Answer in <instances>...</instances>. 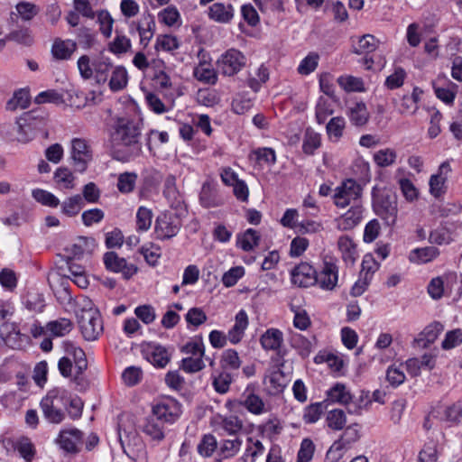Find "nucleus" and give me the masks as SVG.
Listing matches in <instances>:
<instances>
[{"mask_svg": "<svg viewBox=\"0 0 462 462\" xmlns=\"http://www.w3.org/2000/svg\"><path fill=\"white\" fill-rule=\"evenodd\" d=\"M363 189L353 179H347L334 189L333 202L337 208H345L355 204H361Z\"/></svg>", "mask_w": 462, "mask_h": 462, "instance_id": "obj_5", "label": "nucleus"}, {"mask_svg": "<svg viewBox=\"0 0 462 462\" xmlns=\"http://www.w3.org/2000/svg\"><path fill=\"white\" fill-rule=\"evenodd\" d=\"M324 402L345 405L347 407L348 413L359 415L367 405L368 401H365L363 396L358 399L355 398L344 383H337L327 391V398Z\"/></svg>", "mask_w": 462, "mask_h": 462, "instance_id": "obj_4", "label": "nucleus"}, {"mask_svg": "<svg viewBox=\"0 0 462 462\" xmlns=\"http://www.w3.org/2000/svg\"><path fill=\"white\" fill-rule=\"evenodd\" d=\"M73 328L70 319L60 318L47 323L46 330L53 337H64Z\"/></svg>", "mask_w": 462, "mask_h": 462, "instance_id": "obj_43", "label": "nucleus"}, {"mask_svg": "<svg viewBox=\"0 0 462 462\" xmlns=\"http://www.w3.org/2000/svg\"><path fill=\"white\" fill-rule=\"evenodd\" d=\"M315 268L308 263L302 262L295 266L291 273V282L293 284L308 288L317 283Z\"/></svg>", "mask_w": 462, "mask_h": 462, "instance_id": "obj_20", "label": "nucleus"}, {"mask_svg": "<svg viewBox=\"0 0 462 462\" xmlns=\"http://www.w3.org/2000/svg\"><path fill=\"white\" fill-rule=\"evenodd\" d=\"M137 174L135 172H123L117 179V189L124 194L132 192L136 185Z\"/></svg>", "mask_w": 462, "mask_h": 462, "instance_id": "obj_51", "label": "nucleus"}, {"mask_svg": "<svg viewBox=\"0 0 462 462\" xmlns=\"http://www.w3.org/2000/svg\"><path fill=\"white\" fill-rule=\"evenodd\" d=\"M125 453L134 461V462H148L147 451L144 444L139 439V438H134V445L131 446L130 444L125 448L124 447Z\"/></svg>", "mask_w": 462, "mask_h": 462, "instance_id": "obj_45", "label": "nucleus"}, {"mask_svg": "<svg viewBox=\"0 0 462 462\" xmlns=\"http://www.w3.org/2000/svg\"><path fill=\"white\" fill-rule=\"evenodd\" d=\"M345 126L346 121L343 117L336 116L331 118L326 127L328 137L337 142L343 135Z\"/></svg>", "mask_w": 462, "mask_h": 462, "instance_id": "obj_53", "label": "nucleus"}, {"mask_svg": "<svg viewBox=\"0 0 462 462\" xmlns=\"http://www.w3.org/2000/svg\"><path fill=\"white\" fill-rule=\"evenodd\" d=\"M264 453L263 443L256 439L249 437L244 455L240 458V462H255L258 457H262Z\"/></svg>", "mask_w": 462, "mask_h": 462, "instance_id": "obj_40", "label": "nucleus"}, {"mask_svg": "<svg viewBox=\"0 0 462 462\" xmlns=\"http://www.w3.org/2000/svg\"><path fill=\"white\" fill-rule=\"evenodd\" d=\"M20 18L24 22L32 20L40 12V8L33 3L22 1L15 5Z\"/></svg>", "mask_w": 462, "mask_h": 462, "instance_id": "obj_54", "label": "nucleus"}, {"mask_svg": "<svg viewBox=\"0 0 462 462\" xmlns=\"http://www.w3.org/2000/svg\"><path fill=\"white\" fill-rule=\"evenodd\" d=\"M31 102L29 91L21 88L15 91L13 97L6 103V109L8 111H15L17 109H25L29 106Z\"/></svg>", "mask_w": 462, "mask_h": 462, "instance_id": "obj_44", "label": "nucleus"}, {"mask_svg": "<svg viewBox=\"0 0 462 462\" xmlns=\"http://www.w3.org/2000/svg\"><path fill=\"white\" fill-rule=\"evenodd\" d=\"M260 241V235L253 228H248L241 236L238 237V246L245 251H252L256 247Z\"/></svg>", "mask_w": 462, "mask_h": 462, "instance_id": "obj_46", "label": "nucleus"}, {"mask_svg": "<svg viewBox=\"0 0 462 462\" xmlns=\"http://www.w3.org/2000/svg\"><path fill=\"white\" fill-rule=\"evenodd\" d=\"M216 65L223 76L233 77L245 67L246 58L239 50L230 48L218 57Z\"/></svg>", "mask_w": 462, "mask_h": 462, "instance_id": "obj_7", "label": "nucleus"}, {"mask_svg": "<svg viewBox=\"0 0 462 462\" xmlns=\"http://www.w3.org/2000/svg\"><path fill=\"white\" fill-rule=\"evenodd\" d=\"M77 38L83 49H91L97 42V32L87 27H81L77 32Z\"/></svg>", "mask_w": 462, "mask_h": 462, "instance_id": "obj_58", "label": "nucleus"}, {"mask_svg": "<svg viewBox=\"0 0 462 462\" xmlns=\"http://www.w3.org/2000/svg\"><path fill=\"white\" fill-rule=\"evenodd\" d=\"M283 333L275 328H268L260 337L261 346L265 351L275 352L281 359H283L287 351L283 348Z\"/></svg>", "mask_w": 462, "mask_h": 462, "instance_id": "obj_15", "label": "nucleus"}, {"mask_svg": "<svg viewBox=\"0 0 462 462\" xmlns=\"http://www.w3.org/2000/svg\"><path fill=\"white\" fill-rule=\"evenodd\" d=\"M106 268L115 273H121L125 280L131 279L138 272V268L134 263H129L127 261L120 257L115 252H107L103 257Z\"/></svg>", "mask_w": 462, "mask_h": 462, "instance_id": "obj_13", "label": "nucleus"}, {"mask_svg": "<svg viewBox=\"0 0 462 462\" xmlns=\"http://www.w3.org/2000/svg\"><path fill=\"white\" fill-rule=\"evenodd\" d=\"M152 211L146 207H140L136 213V229L139 232L147 231L152 226Z\"/></svg>", "mask_w": 462, "mask_h": 462, "instance_id": "obj_61", "label": "nucleus"}, {"mask_svg": "<svg viewBox=\"0 0 462 462\" xmlns=\"http://www.w3.org/2000/svg\"><path fill=\"white\" fill-rule=\"evenodd\" d=\"M346 415L341 409H333L326 413V426L333 431L342 430L346 425Z\"/></svg>", "mask_w": 462, "mask_h": 462, "instance_id": "obj_41", "label": "nucleus"}, {"mask_svg": "<svg viewBox=\"0 0 462 462\" xmlns=\"http://www.w3.org/2000/svg\"><path fill=\"white\" fill-rule=\"evenodd\" d=\"M423 95V90L414 87L411 95H403L397 106L398 112L402 115H414L419 109V103Z\"/></svg>", "mask_w": 462, "mask_h": 462, "instance_id": "obj_25", "label": "nucleus"}, {"mask_svg": "<svg viewBox=\"0 0 462 462\" xmlns=\"http://www.w3.org/2000/svg\"><path fill=\"white\" fill-rule=\"evenodd\" d=\"M180 351L188 356H204L205 346L202 337H195L187 342L181 346Z\"/></svg>", "mask_w": 462, "mask_h": 462, "instance_id": "obj_59", "label": "nucleus"}, {"mask_svg": "<svg viewBox=\"0 0 462 462\" xmlns=\"http://www.w3.org/2000/svg\"><path fill=\"white\" fill-rule=\"evenodd\" d=\"M347 116L352 125L363 126L367 124L370 114L364 102H357L349 106Z\"/></svg>", "mask_w": 462, "mask_h": 462, "instance_id": "obj_35", "label": "nucleus"}, {"mask_svg": "<svg viewBox=\"0 0 462 462\" xmlns=\"http://www.w3.org/2000/svg\"><path fill=\"white\" fill-rule=\"evenodd\" d=\"M67 356L58 362V368L63 377L69 378L79 391L86 390L88 381L85 375L88 360L84 350L71 342L66 343Z\"/></svg>", "mask_w": 462, "mask_h": 462, "instance_id": "obj_2", "label": "nucleus"}, {"mask_svg": "<svg viewBox=\"0 0 462 462\" xmlns=\"http://www.w3.org/2000/svg\"><path fill=\"white\" fill-rule=\"evenodd\" d=\"M217 448V441L216 437L212 434H206L198 446V451L201 456L209 457L213 455Z\"/></svg>", "mask_w": 462, "mask_h": 462, "instance_id": "obj_63", "label": "nucleus"}, {"mask_svg": "<svg viewBox=\"0 0 462 462\" xmlns=\"http://www.w3.org/2000/svg\"><path fill=\"white\" fill-rule=\"evenodd\" d=\"M433 88L435 95L439 99L447 105L453 104L457 94V85L449 81L447 87H439L436 83H433Z\"/></svg>", "mask_w": 462, "mask_h": 462, "instance_id": "obj_48", "label": "nucleus"}, {"mask_svg": "<svg viewBox=\"0 0 462 462\" xmlns=\"http://www.w3.org/2000/svg\"><path fill=\"white\" fill-rule=\"evenodd\" d=\"M96 247L95 240L90 237L80 236L72 244L67 251L74 257L80 258L84 254H90Z\"/></svg>", "mask_w": 462, "mask_h": 462, "instance_id": "obj_36", "label": "nucleus"}, {"mask_svg": "<svg viewBox=\"0 0 462 462\" xmlns=\"http://www.w3.org/2000/svg\"><path fill=\"white\" fill-rule=\"evenodd\" d=\"M77 50V42L72 40L57 38L51 46V54L56 60H69Z\"/></svg>", "mask_w": 462, "mask_h": 462, "instance_id": "obj_28", "label": "nucleus"}, {"mask_svg": "<svg viewBox=\"0 0 462 462\" xmlns=\"http://www.w3.org/2000/svg\"><path fill=\"white\" fill-rule=\"evenodd\" d=\"M181 221L177 214L162 212L156 218L154 232L158 239H171L179 233Z\"/></svg>", "mask_w": 462, "mask_h": 462, "instance_id": "obj_10", "label": "nucleus"}, {"mask_svg": "<svg viewBox=\"0 0 462 462\" xmlns=\"http://www.w3.org/2000/svg\"><path fill=\"white\" fill-rule=\"evenodd\" d=\"M451 167L448 162H442L438 170V173L431 175L430 179V191L435 198L440 197L446 191V180Z\"/></svg>", "mask_w": 462, "mask_h": 462, "instance_id": "obj_22", "label": "nucleus"}, {"mask_svg": "<svg viewBox=\"0 0 462 462\" xmlns=\"http://www.w3.org/2000/svg\"><path fill=\"white\" fill-rule=\"evenodd\" d=\"M141 128L132 120H117L112 134L114 157L122 162H128L142 152L140 143Z\"/></svg>", "mask_w": 462, "mask_h": 462, "instance_id": "obj_1", "label": "nucleus"}, {"mask_svg": "<svg viewBox=\"0 0 462 462\" xmlns=\"http://www.w3.org/2000/svg\"><path fill=\"white\" fill-rule=\"evenodd\" d=\"M54 180L60 189H71L74 188L75 177L66 167H60L55 171Z\"/></svg>", "mask_w": 462, "mask_h": 462, "instance_id": "obj_47", "label": "nucleus"}, {"mask_svg": "<svg viewBox=\"0 0 462 462\" xmlns=\"http://www.w3.org/2000/svg\"><path fill=\"white\" fill-rule=\"evenodd\" d=\"M439 254V251L434 246L415 248L409 254V260L417 264H423L433 261Z\"/></svg>", "mask_w": 462, "mask_h": 462, "instance_id": "obj_34", "label": "nucleus"}, {"mask_svg": "<svg viewBox=\"0 0 462 462\" xmlns=\"http://www.w3.org/2000/svg\"><path fill=\"white\" fill-rule=\"evenodd\" d=\"M263 14H280L285 11V0H253Z\"/></svg>", "mask_w": 462, "mask_h": 462, "instance_id": "obj_49", "label": "nucleus"}, {"mask_svg": "<svg viewBox=\"0 0 462 462\" xmlns=\"http://www.w3.org/2000/svg\"><path fill=\"white\" fill-rule=\"evenodd\" d=\"M69 392L62 388H54L42 399L40 406L44 418L53 424H59L65 419L62 407L68 404Z\"/></svg>", "mask_w": 462, "mask_h": 462, "instance_id": "obj_3", "label": "nucleus"}, {"mask_svg": "<svg viewBox=\"0 0 462 462\" xmlns=\"http://www.w3.org/2000/svg\"><path fill=\"white\" fill-rule=\"evenodd\" d=\"M6 39L24 46H31L34 42L33 35L29 28L12 31L6 35Z\"/></svg>", "mask_w": 462, "mask_h": 462, "instance_id": "obj_55", "label": "nucleus"}, {"mask_svg": "<svg viewBox=\"0 0 462 462\" xmlns=\"http://www.w3.org/2000/svg\"><path fill=\"white\" fill-rule=\"evenodd\" d=\"M19 336L20 330L16 323L4 321L0 325V337L7 346L14 347Z\"/></svg>", "mask_w": 462, "mask_h": 462, "instance_id": "obj_42", "label": "nucleus"}, {"mask_svg": "<svg viewBox=\"0 0 462 462\" xmlns=\"http://www.w3.org/2000/svg\"><path fill=\"white\" fill-rule=\"evenodd\" d=\"M363 213L362 204L352 205L346 212L335 218L336 228L339 231L354 229L361 222Z\"/></svg>", "mask_w": 462, "mask_h": 462, "instance_id": "obj_21", "label": "nucleus"}, {"mask_svg": "<svg viewBox=\"0 0 462 462\" xmlns=\"http://www.w3.org/2000/svg\"><path fill=\"white\" fill-rule=\"evenodd\" d=\"M397 158V153L393 149L386 148L377 151L374 154V161L379 167H388L393 165Z\"/></svg>", "mask_w": 462, "mask_h": 462, "instance_id": "obj_57", "label": "nucleus"}, {"mask_svg": "<svg viewBox=\"0 0 462 462\" xmlns=\"http://www.w3.org/2000/svg\"><path fill=\"white\" fill-rule=\"evenodd\" d=\"M316 280L320 289L333 291L338 281V267L333 258L326 257L323 260L321 270L316 273Z\"/></svg>", "mask_w": 462, "mask_h": 462, "instance_id": "obj_12", "label": "nucleus"}, {"mask_svg": "<svg viewBox=\"0 0 462 462\" xmlns=\"http://www.w3.org/2000/svg\"><path fill=\"white\" fill-rule=\"evenodd\" d=\"M443 329L444 326L439 321H434L428 325L416 339L419 346L427 347L434 343Z\"/></svg>", "mask_w": 462, "mask_h": 462, "instance_id": "obj_30", "label": "nucleus"}, {"mask_svg": "<svg viewBox=\"0 0 462 462\" xmlns=\"http://www.w3.org/2000/svg\"><path fill=\"white\" fill-rule=\"evenodd\" d=\"M181 413V404L171 397L160 399L152 405V415L163 423L173 424Z\"/></svg>", "mask_w": 462, "mask_h": 462, "instance_id": "obj_8", "label": "nucleus"}, {"mask_svg": "<svg viewBox=\"0 0 462 462\" xmlns=\"http://www.w3.org/2000/svg\"><path fill=\"white\" fill-rule=\"evenodd\" d=\"M70 159L75 170L84 172L93 159L89 142L84 138H73L70 142Z\"/></svg>", "mask_w": 462, "mask_h": 462, "instance_id": "obj_9", "label": "nucleus"}, {"mask_svg": "<svg viewBox=\"0 0 462 462\" xmlns=\"http://www.w3.org/2000/svg\"><path fill=\"white\" fill-rule=\"evenodd\" d=\"M283 363V360H282L278 367L269 369L264 376L263 384L270 395L282 393L287 385L286 375L282 370Z\"/></svg>", "mask_w": 462, "mask_h": 462, "instance_id": "obj_18", "label": "nucleus"}, {"mask_svg": "<svg viewBox=\"0 0 462 462\" xmlns=\"http://www.w3.org/2000/svg\"><path fill=\"white\" fill-rule=\"evenodd\" d=\"M236 403L254 415H261L268 411L263 400L254 393H244L240 401H227L226 407L231 410Z\"/></svg>", "mask_w": 462, "mask_h": 462, "instance_id": "obj_19", "label": "nucleus"}, {"mask_svg": "<svg viewBox=\"0 0 462 462\" xmlns=\"http://www.w3.org/2000/svg\"><path fill=\"white\" fill-rule=\"evenodd\" d=\"M99 31L105 38H110L113 32L114 19L106 10L98 11L96 14Z\"/></svg>", "mask_w": 462, "mask_h": 462, "instance_id": "obj_52", "label": "nucleus"}, {"mask_svg": "<svg viewBox=\"0 0 462 462\" xmlns=\"http://www.w3.org/2000/svg\"><path fill=\"white\" fill-rule=\"evenodd\" d=\"M194 78L206 85L214 86L217 83V71L211 64H197L193 69Z\"/></svg>", "mask_w": 462, "mask_h": 462, "instance_id": "obj_32", "label": "nucleus"}, {"mask_svg": "<svg viewBox=\"0 0 462 462\" xmlns=\"http://www.w3.org/2000/svg\"><path fill=\"white\" fill-rule=\"evenodd\" d=\"M338 85L346 92H363L365 91V85L362 79L345 75L337 79Z\"/></svg>", "mask_w": 462, "mask_h": 462, "instance_id": "obj_50", "label": "nucleus"}, {"mask_svg": "<svg viewBox=\"0 0 462 462\" xmlns=\"http://www.w3.org/2000/svg\"><path fill=\"white\" fill-rule=\"evenodd\" d=\"M242 445L243 439L238 436L222 439L219 445V456L224 459L232 458L239 453Z\"/></svg>", "mask_w": 462, "mask_h": 462, "instance_id": "obj_37", "label": "nucleus"}, {"mask_svg": "<svg viewBox=\"0 0 462 462\" xmlns=\"http://www.w3.org/2000/svg\"><path fill=\"white\" fill-rule=\"evenodd\" d=\"M462 344V329L456 328L448 331L441 342V347L444 350L453 349Z\"/></svg>", "mask_w": 462, "mask_h": 462, "instance_id": "obj_64", "label": "nucleus"}, {"mask_svg": "<svg viewBox=\"0 0 462 462\" xmlns=\"http://www.w3.org/2000/svg\"><path fill=\"white\" fill-rule=\"evenodd\" d=\"M212 422L215 427L231 436H237L236 434L244 427L243 420L236 415L223 416L217 414L214 416Z\"/></svg>", "mask_w": 462, "mask_h": 462, "instance_id": "obj_24", "label": "nucleus"}, {"mask_svg": "<svg viewBox=\"0 0 462 462\" xmlns=\"http://www.w3.org/2000/svg\"><path fill=\"white\" fill-rule=\"evenodd\" d=\"M374 210L385 223L394 226L397 220V201L394 197L388 194L375 196L373 200Z\"/></svg>", "mask_w": 462, "mask_h": 462, "instance_id": "obj_11", "label": "nucleus"}, {"mask_svg": "<svg viewBox=\"0 0 462 462\" xmlns=\"http://www.w3.org/2000/svg\"><path fill=\"white\" fill-rule=\"evenodd\" d=\"M248 316L245 310H239L235 317V324L228 330L227 337L231 344L236 345L243 339L248 327Z\"/></svg>", "mask_w": 462, "mask_h": 462, "instance_id": "obj_27", "label": "nucleus"}, {"mask_svg": "<svg viewBox=\"0 0 462 462\" xmlns=\"http://www.w3.org/2000/svg\"><path fill=\"white\" fill-rule=\"evenodd\" d=\"M337 245L343 262L346 265H354L358 258L357 245L354 239L350 236L343 235L338 237Z\"/></svg>", "mask_w": 462, "mask_h": 462, "instance_id": "obj_23", "label": "nucleus"}, {"mask_svg": "<svg viewBox=\"0 0 462 462\" xmlns=\"http://www.w3.org/2000/svg\"><path fill=\"white\" fill-rule=\"evenodd\" d=\"M83 436V432L77 428H64L60 430L55 442L63 451L77 454L80 450Z\"/></svg>", "mask_w": 462, "mask_h": 462, "instance_id": "obj_14", "label": "nucleus"}, {"mask_svg": "<svg viewBox=\"0 0 462 462\" xmlns=\"http://www.w3.org/2000/svg\"><path fill=\"white\" fill-rule=\"evenodd\" d=\"M78 323L83 337L94 341L103 332V321L97 309H83L78 313Z\"/></svg>", "mask_w": 462, "mask_h": 462, "instance_id": "obj_6", "label": "nucleus"}, {"mask_svg": "<svg viewBox=\"0 0 462 462\" xmlns=\"http://www.w3.org/2000/svg\"><path fill=\"white\" fill-rule=\"evenodd\" d=\"M14 448L26 462L32 461L36 453L33 444L28 439L17 440Z\"/></svg>", "mask_w": 462, "mask_h": 462, "instance_id": "obj_62", "label": "nucleus"}, {"mask_svg": "<svg viewBox=\"0 0 462 462\" xmlns=\"http://www.w3.org/2000/svg\"><path fill=\"white\" fill-rule=\"evenodd\" d=\"M199 199L200 205L205 208H218L225 204V199L217 184L212 180H207L202 184Z\"/></svg>", "mask_w": 462, "mask_h": 462, "instance_id": "obj_17", "label": "nucleus"}, {"mask_svg": "<svg viewBox=\"0 0 462 462\" xmlns=\"http://www.w3.org/2000/svg\"><path fill=\"white\" fill-rule=\"evenodd\" d=\"M110 74L108 86L113 92L120 91L126 87L128 83V73L125 67H114Z\"/></svg>", "mask_w": 462, "mask_h": 462, "instance_id": "obj_39", "label": "nucleus"}, {"mask_svg": "<svg viewBox=\"0 0 462 462\" xmlns=\"http://www.w3.org/2000/svg\"><path fill=\"white\" fill-rule=\"evenodd\" d=\"M142 353L144 358L156 367H165L171 360L169 350L156 343H147L142 346Z\"/></svg>", "mask_w": 462, "mask_h": 462, "instance_id": "obj_16", "label": "nucleus"}, {"mask_svg": "<svg viewBox=\"0 0 462 462\" xmlns=\"http://www.w3.org/2000/svg\"><path fill=\"white\" fill-rule=\"evenodd\" d=\"M32 196L37 202L43 206L57 208L60 205L59 199L54 194L45 189H35L32 191Z\"/></svg>", "mask_w": 462, "mask_h": 462, "instance_id": "obj_60", "label": "nucleus"}, {"mask_svg": "<svg viewBox=\"0 0 462 462\" xmlns=\"http://www.w3.org/2000/svg\"><path fill=\"white\" fill-rule=\"evenodd\" d=\"M163 195L167 199L171 207L179 208L182 203L181 196L176 187V178L169 175L164 181Z\"/></svg>", "mask_w": 462, "mask_h": 462, "instance_id": "obj_38", "label": "nucleus"}, {"mask_svg": "<svg viewBox=\"0 0 462 462\" xmlns=\"http://www.w3.org/2000/svg\"><path fill=\"white\" fill-rule=\"evenodd\" d=\"M359 425L357 423L351 424L342 430H344L339 439L335 441L330 447L328 454L333 453L335 450H341L346 446L356 442L360 439Z\"/></svg>", "mask_w": 462, "mask_h": 462, "instance_id": "obj_26", "label": "nucleus"}, {"mask_svg": "<svg viewBox=\"0 0 462 462\" xmlns=\"http://www.w3.org/2000/svg\"><path fill=\"white\" fill-rule=\"evenodd\" d=\"M94 66V76L98 84H105L108 80V76L114 66L108 58L100 56L92 60Z\"/></svg>", "mask_w": 462, "mask_h": 462, "instance_id": "obj_31", "label": "nucleus"}, {"mask_svg": "<svg viewBox=\"0 0 462 462\" xmlns=\"http://www.w3.org/2000/svg\"><path fill=\"white\" fill-rule=\"evenodd\" d=\"M163 422L157 420L152 415L146 418L142 426L143 432L153 441H162L165 438Z\"/></svg>", "mask_w": 462, "mask_h": 462, "instance_id": "obj_33", "label": "nucleus"}, {"mask_svg": "<svg viewBox=\"0 0 462 462\" xmlns=\"http://www.w3.org/2000/svg\"><path fill=\"white\" fill-rule=\"evenodd\" d=\"M208 15L214 22L227 23L234 16V8L230 4L215 3L208 8Z\"/></svg>", "mask_w": 462, "mask_h": 462, "instance_id": "obj_29", "label": "nucleus"}, {"mask_svg": "<svg viewBox=\"0 0 462 462\" xmlns=\"http://www.w3.org/2000/svg\"><path fill=\"white\" fill-rule=\"evenodd\" d=\"M444 420L453 424L462 423V400L448 405L443 411Z\"/></svg>", "mask_w": 462, "mask_h": 462, "instance_id": "obj_56", "label": "nucleus"}]
</instances>
